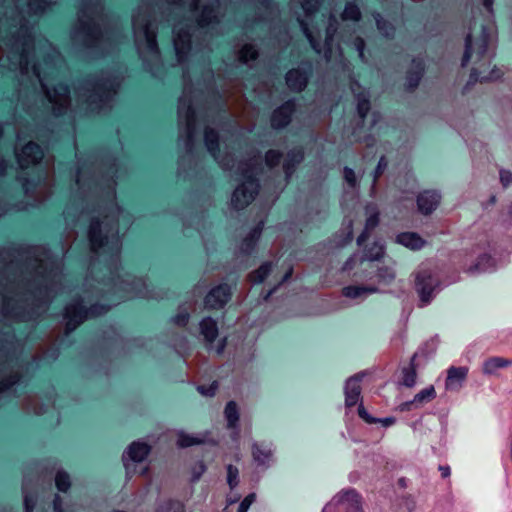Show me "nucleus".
<instances>
[{"label":"nucleus","mask_w":512,"mask_h":512,"mask_svg":"<svg viewBox=\"0 0 512 512\" xmlns=\"http://www.w3.org/2000/svg\"><path fill=\"white\" fill-rule=\"evenodd\" d=\"M34 52V38L31 33V28L26 24H22L16 36L10 39V51L8 55L10 70H19L22 76H30V56ZM56 60H62L61 55L57 53L56 59H44L45 68L42 70L41 64H33L31 68V75L37 79L42 87V90L52 104L53 113L56 116L64 114L70 106V92L67 86L58 84L50 88V78L55 77L56 73Z\"/></svg>","instance_id":"f257e3e1"},{"label":"nucleus","mask_w":512,"mask_h":512,"mask_svg":"<svg viewBox=\"0 0 512 512\" xmlns=\"http://www.w3.org/2000/svg\"><path fill=\"white\" fill-rule=\"evenodd\" d=\"M113 32L114 25L104 13L100 0H84L78 12L74 38L87 48H98L111 40Z\"/></svg>","instance_id":"f03ea898"},{"label":"nucleus","mask_w":512,"mask_h":512,"mask_svg":"<svg viewBox=\"0 0 512 512\" xmlns=\"http://www.w3.org/2000/svg\"><path fill=\"white\" fill-rule=\"evenodd\" d=\"M120 213V207L114 204L107 212H102L99 217L91 220L88 238L93 252L104 249L105 252L119 256L122 247L119 237Z\"/></svg>","instance_id":"7ed1b4c3"},{"label":"nucleus","mask_w":512,"mask_h":512,"mask_svg":"<svg viewBox=\"0 0 512 512\" xmlns=\"http://www.w3.org/2000/svg\"><path fill=\"white\" fill-rule=\"evenodd\" d=\"M14 252L25 260L26 266L31 268L36 276L47 282L48 290H54V285L61 283L63 265L56 261L45 247L33 246Z\"/></svg>","instance_id":"20e7f679"},{"label":"nucleus","mask_w":512,"mask_h":512,"mask_svg":"<svg viewBox=\"0 0 512 512\" xmlns=\"http://www.w3.org/2000/svg\"><path fill=\"white\" fill-rule=\"evenodd\" d=\"M120 85L121 81L118 77L101 75L85 81L83 96L92 110L101 112L103 109L111 107V102Z\"/></svg>","instance_id":"39448f33"},{"label":"nucleus","mask_w":512,"mask_h":512,"mask_svg":"<svg viewBox=\"0 0 512 512\" xmlns=\"http://www.w3.org/2000/svg\"><path fill=\"white\" fill-rule=\"evenodd\" d=\"M262 165V157L260 152H256L249 156V159L239 164L241 175L245 178V182L238 186L233 192L231 204L239 210L250 204L259 190V183L254 178Z\"/></svg>","instance_id":"423d86ee"},{"label":"nucleus","mask_w":512,"mask_h":512,"mask_svg":"<svg viewBox=\"0 0 512 512\" xmlns=\"http://www.w3.org/2000/svg\"><path fill=\"white\" fill-rule=\"evenodd\" d=\"M137 49L141 57L146 54L158 59L160 52L156 39V26L147 7L138 8L132 19Z\"/></svg>","instance_id":"0eeeda50"},{"label":"nucleus","mask_w":512,"mask_h":512,"mask_svg":"<svg viewBox=\"0 0 512 512\" xmlns=\"http://www.w3.org/2000/svg\"><path fill=\"white\" fill-rule=\"evenodd\" d=\"M168 3L170 5L183 7L187 5L189 10L193 13L201 7V12L197 16V24L201 28L219 21V0H168Z\"/></svg>","instance_id":"6e6552de"},{"label":"nucleus","mask_w":512,"mask_h":512,"mask_svg":"<svg viewBox=\"0 0 512 512\" xmlns=\"http://www.w3.org/2000/svg\"><path fill=\"white\" fill-rule=\"evenodd\" d=\"M109 308L100 305H93L88 310L84 309L80 301H76L66 306L64 318L66 320V334L72 332L88 317L100 316L108 311Z\"/></svg>","instance_id":"1a4fd4ad"},{"label":"nucleus","mask_w":512,"mask_h":512,"mask_svg":"<svg viewBox=\"0 0 512 512\" xmlns=\"http://www.w3.org/2000/svg\"><path fill=\"white\" fill-rule=\"evenodd\" d=\"M17 178L21 182L25 194L34 198L36 202L41 203L52 194V186L54 182L53 162H51L48 166V171L43 183L39 181L38 183L32 185L28 178H23L21 175H18Z\"/></svg>","instance_id":"9d476101"},{"label":"nucleus","mask_w":512,"mask_h":512,"mask_svg":"<svg viewBox=\"0 0 512 512\" xmlns=\"http://www.w3.org/2000/svg\"><path fill=\"white\" fill-rule=\"evenodd\" d=\"M439 285V279L429 270H422L416 274L415 289L420 298V307H424L432 301L434 292Z\"/></svg>","instance_id":"9b49d317"},{"label":"nucleus","mask_w":512,"mask_h":512,"mask_svg":"<svg viewBox=\"0 0 512 512\" xmlns=\"http://www.w3.org/2000/svg\"><path fill=\"white\" fill-rule=\"evenodd\" d=\"M43 157L42 148L34 142H29L20 151H16V158L22 170L35 166Z\"/></svg>","instance_id":"f8f14e48"},{"label":"nucleus","mask_w":512,"mask_h":512,"mask_svg":"<svg viewBox=\"0 0 512 512\" xmlns=\"http://www.w3.org/2000/svg\"><path fill=\"white\" fill-rule=\"evenodd\" d=\"M205 145L214 159L219 163L223 169H231L234 166V160L229 155L223 157L219 153V136L218 133L211 129L206 128L204 133Z\"/></svg>","instance_id":"ddd939ff"},{"label":"nucleus","mask_w":512,"mask_h":512,"mask_svg":"<svg viewBox=\"0 0 512 512\" xmlns=\"http://www.w3.org/2000/svg\"><path fill=\"white\" fill-rule=\"evenodd\" d=\"M230 297V287L227 284H221L207 294L205 305L209 309H219L229 301Z\"/></svg>","instance_id":"4468645a"},{"label":"nucleus","mask_w":512,"mask_h":512,"mask_svg":"<svg viewBox=\"0 0 512 512\" xmlns=\"http://www.w3.org/2000/svg\"><path fill=\"white\" fill-rule=\"evenodd\" d=\"M173 42L178 62L182 63L186 59L191 49V35L189 30L175 29Z\"/></svg>","instance_id":"2eb2a0df"},{"label":"nucleus","mask_w":512,"mask_h":512,"mask_svg":"<svg viewBox=\"0 0 512 512\" xmlns=\"http://www.w3.org/2000/svg\"><path fill=\"white\" fill-rule=\"evenodd\" d=\"M295 111V103L287 101L277 108L271 117V125L273 128H282L289 124L291 116Z\"/></svg>","instance_id":"dca6fc26"},{"label":"nucleus","mask_w":512,"mask_h":512,"mask_svg":"<svg viewBox=\"0 0 512 512\" xmlns=\"http://www.w3.org/2000/svg\"><path fill=\"white\" fill-rule=\"evenodd\" d=\"M440 203V195L435 191H423L417 197V206L422 214H431Z\"/></svg>","instance_id":"f3484780"},{"label":"nucleus","mask_w":512,"mask_h":512,"mask_svg":"<svg viewBox=\"0 0 512 512\" xmlns=\"http://www.w3.org/2000/svg\"><path fill=\"white\" fill-rule=\"evenodd\" d=\"M361 379L358 376L351 377L347 380L345 386V405L348 408L354 407L360 400L361 396Z\"/></svg>","instance_id":"a211bd4d"},{"label":"nucleus","mask_w":512,"mask_h":512,"mask_svg":"<svg viewBox=\"0 0 512 512\" xmlns=\"http://www.w3.org/2000/svg\"><path fill=\"white\" fill-rule=\"evenodd\" d=\"M351 91L357 98V110L360 118L363 120L370 110V102L364 89L358 82L352 81L350 84Z\"/></svg>","instance_id":"6ab92c4d"},{"label":"nucleus","mask_w":512,"mask_h":512,"mask_svg":"<svg viewBox=\"0 0 512 512\" xmlns=\"http://www.w3.org/2000/svg\"><path fill=\"white\" fill-rule=\"evenodd\" d=\"M286 83L292 91L300 92L307 86V75L299 69H292L286 75Z\"/></svg>","instance_id":"aec40b11"},{"label":"nucleus","mask_w":512,"mask_h":512,"mask_svg":"<svg viewBox=\"0 0 512 512\" xmlns=\"http://www.w3.org/2000/svg\"><path fill=\"white\" fill-rule=\"evenodd\" d=\"M468 375V368L465 366L455 367L452 366L447 370V377L445 381L446 389H453L460 386Z\"/></svg>","instance_id":"412c9836"},{"label":"nucleus","mask_w":512,"mask_h":512,"mask_svg":"<svg viewBox=\"0 0 512 512\" xmlns=\"http://www.w3.org/2000/svg\"><path fill=\"white\" fill-rule=\"evenodd\" d=\"M512 365V360L504 357L494 356L486 359L483 363V373L488 375L497 374L501 369H505Z\"/></svg>","instance_id":"4be33fe9"},{"label":"nucleus","mask_w":512,"mask_h":512,"mask_svg":"<svg viewBox=\"0 0 512 512\" xmlns=\"http://www.w3.org/2000/svg\"><path fill=\"white\" fill-rule=\"evenodd\" d=\"M304 159V153L302 149H293L288 154L283 164V169L286 177L289 178L297 164L301 163Z\"/></svg>","instance_id":"5701e85b"},{"label":"nucleus","mask_w":512,"mask_h":512,"mask_svg":"<svg viewBox=\"0 0 512 512\" xmlns=\"http://www.w3.org/2000/svg\"><path fill=\"white\" fill-rule=\"evenodd\" d=\"M423 72V61L419 59H414L412 62V69L408 72L407 75V85L409 90H413L418 86L423 75Z\"/></svg>","instance_id":"b1692460"},{"label":"nucleus","mask_w":512,"mask_h":512,"mask_svg":"<svg viewBox=\"0 0 512 512\" xmlns=\"http://www.w3.org/2000/svg\"><path fill=\"white\" fill-rule=\"evenodd\" d=\"M57 0H25L26 13L29 15H40L51 8Z\"/></svg>","instance_id":"393cba45"},{"label":"nucleus","mask_w":512,"mask_h":512,"mask_svg":"<svg viewBox=\"0 0 512 512\" xmlns=\"http://www.w3.org/2000/svg\"><path fill=\"white\" fill-rule=\"evenodd\" d=\"M251 453L254 461L259 465L267 464L272 458L271 449L263 443H253Z\"/></svg>","instance_id":"a878e982"},{"label":"nucleus","mask_w":512,"mask_h":512,"mask_svg":"<svg viewBox=\"0 0 512 512\" xmlns=\"http://www.w3.org/2000/svg\"><path fill=\"white\" fill-rule=\"evenodd\" d=\"M397 242L413 250H419L425 245V241L416 233L404 232L397 236Z\"/></svg>","instance_id":"bb28decb"},{"label":"nucleus","mask_w":512,"mask_h":512,"mask_svg":"<svg viewBox=\"0 0 512 512\" xmlns=\"http://www.w3.org/2000/svg\"><path fill=\"white\" fill-rule=\"evenodd\" d=\"M150 452V446L146 443L133 442L129 447L127 454L132 461H143Z\"/></svg>","instance_id":"cd10ccee"},{"label":"nucleus","mask_w":512,"mask_h":512,"mask_svg":"<svg viewBox=\"0 0 512 512\" xmlns=\"http://www.w3.org/2000/svg\"><path fill=\"white\" fill-rule=\"evenodd\" d=\"M185 124H186V144L187 146L192 145L195 128H196V114L194 108L189 104L185 112Z\"/></svg>","instance_id":"c85d7f7f"},{"label":"nucleus","mask_w":512,"mask_h":512,"mask_svg":"<svg viewBox=\"0 0 512 512\" xmlns=\"http://www.w3.org/2000/svg\"><path fill=\"white\" fill-rule=\"evenodd\" d=\"M201 334L208 344H212L218 336L216 322L212 318H205L200 323Z\"/></svg>","instance_id":"c756f323"},{"label":"nucleus","mask_w":512,"mask_h":512,"mask_svg":"<svg viewBox=\"0 0 512 512\" xmlns=\"http://www.w3.org/2000/svg\"><path fill=\"white\" fill-rule=\"evenodd\" d=\"M401 384L405 387L412 388L417 381V365L414 358L407 367L402 368Z\"/></svg>","instance_id":"7c9ffc66"},{"label":"nucleus","mask_w":512,"mask_h":512,"mask_svg":"<svg viewBox=\"0 0 512 512\" xmlns=\"http://www.w3.org/2000/svg\"><path fill=\"white\" fill-rule=\"evenodd\" d=\"M224 415L229 429H237L239 422V410L236 402L229 401L226 404Z\"/></svg>","instance_id":"2f4dec72"},{"label":"nucleus","mask_w":512,"mask_h":512,"mask_svg":"<svg viewBox=\"0 0 512 512\" xmlns=\"http://www.w3.org/2000/svg\"><path fill=\"white\" fill-rule=\"evenodd\" d=\"M436 398V390L433 385H429L420 390L413 398L416 408L422 407L424 404L431 402Z\"/></svg>","instance_id":"473e14b6"},{"label":"nucleus","mask_w":512,"mask_h":512,"mask_svg":"<svg viewBox=\"0 0 512 512\" xmlns=\"http://www.w3.org/2000/svg\"><path fill=\"white\" fill-rule=\"evenodd\" d=\"M379 223V214L378 212H374L370 214L366 220L365 229L358 236L357 242L359 245H362L370 236V233L375 229V227Z\"/></svg>","instance_id":"72a5a7b5"},{"label":"nucleus","mask_w":512,"mask_h":512,"mask_svg":"<svg viewBox=\"0 0 512 512\" xmlns=\"http://www.w3.org/2000/svg\"><path fill=\"white\" fill-rule=\"evenodd\" d=\"M263 229V222L261 221L250 233L249 235L243 240L241 249L248 253L250 250L254 248L256 245V242L258 241L261 232Z\"/></svg>","instance_id":"f704fd0d"},{"label":"nucleus","mask_w":512,"mask_h":512,"mask_svg":"<svg viewBox=\"0 0 512 512\" xmlns=\"http://www.w3.org/2000/svg\"><path fill=\"white\" fill-rule=\"evenodd\" d=\"M358 414L368 424L381 423L383 426L389 427L396 422V419L393 417L378 419V418H374V417L370 416L362 404L359 405V407H358Z\"/></svg>","instance_id":"c9c22d12"},{"label":"nucleus","mask_w":512,"mask_h":512,"mask_svg":"<svg viewBox=\"0 0 512 512\" xmlns=\"http://www.w3.org/2000/svg\"><path fill=\"white\" fill-rule=\"evenodd\" d=\"M376 291L377 289L374 287L350 285L342 289V295L347 298H357L363 294H371Z\"/></svg>","instance_id":"e433bc0d"},{"label":"nucleus","mask_w":512,"mask_h":512,"mask_svg":"<svg viewBox=\"0 0 512 512\" xmlns=\"http://www.w3.org/2000/svg\"><path fill=\"white\" fill-rule=\"evenodd\" d=\"M271 271V264L264 263L258 269L252 271L248 275V280L251 283H261L264 281Z\"/></svg>","instance_id":"4c0bfd02"},{"label":"nucleus","mask_w":512,"mask_h":512,"mask_svg":"<svg viewBox=\"0 0 512 512\" xmlns=\"http://www.w3.org/2000/svg\"><path fill=\"white\" fill-rule=\"evenodd\" d=\"M55 485L59 491L67 492L71 486L69 474L63 470L57 471L55 475Z\"/></svg>","instance_id":"58836bf2"},{"label":"nucleus","mask_w":512,"mask_h":512,"mask_svg":"<svg viewBox=\"0 0 512 512\" xmlns=\"http://www.w3.org/2000/svg\"><path fill=\"white\" fill-rule=\"evenodd\" d=\"M258 57V51L254 48V46L250 44L244 45L238 51V60L242 63H247L250 60H255Z\"/></svg>","instance_id":"ea45409f"},{"label":"nucleus","mask_w":512,"mask_h":512,"mask_svg":"<svg viewBox=\"0 0 512 512\" xmlns=\"http://www.w3.org/2000/svg\"><path fill=\"white\" fill-rule=\"evenodd\" d=\"M203 440L197 436L181 433L177 438V446L180 448H187L194 445H199Z\"/></svg>","instance_id":"a19ab883"},{"label":"nucleus","mask_w":512,"mask_h":512,"mask_svg":"<svg viewBox=\"0 0 512 512\" xmlns=\"http://www.w3.org/2000/svg\"><path fill=\"white\" fill-rule=\"evenodd\" d=\"M341 17L343 20L358 21L361 17V12L355 4L349 3L346 5Z\"/></svg>","instance_id":"79ce46f5"},{"label":"nucleus","mask_w":512,"mask_h":512,"mask_svg":"<svg viewBox=\"0 0 512 512\" xmlns=\"http://www.w3.org/2000/svg\"><path fill=\"white\" fill-rule=\"evenodd\" d=\"M336 30H337V28L334 27L332 23H330L329 27L327 28V37L325 40V51H324V56L327 61H330L332 58L331 45H332L333 36H334Z\"/></svg>","instance_id":"37998d69"},{"label":"nucleus","mask_w":512,"mask_h":512,"mask_svg":"<svg viewBox=\"0 0 512 512\" xmlns=\"http://www.w3.org/2000/svg\"><path fill=\"white\" fill-rule=\"evenodd\" d=\"M20 380V375L18 373H12L8 377H2V373L0 372V393L6 391Z\"/></svg>","instance_id":"c03bdc74"},{"label":"nucleus","mask_w":512,"mask_h":512,"mask_svg":"<svg viewBox=\"0 0 512 512\" xmlns=\"http://www.w3.org/2000/svg\"><path fill=\"white\" fill-rule=\"evenodd\" d=\"M227 483L230 489H234L239 484V470L232 464H228L227 467Z\"/></svg>","instance_id":"a18cd8bd"},{"label":"nucleus","mask_w":512,"mask_h":512,"mask_svg":"<svg viewBox=\"0 0 512 512\" xmlns=\"http://www.w3.org/2000/svg\"><path fill=\"white\" fill-rule=\"evenodd\" d=\"M299 23H300V26H301V29L302 31L304 32V34L306 35V37L308 38L312 48L320 53V44L319 42L315 39V37L313 36L312 32L309 30V27L307 25V23L304 21V20H299Z\"/></svg>","instance_id":"49530a36"},{"label":"nucleus","mask_w":512,"mask_h":512,"mask_svg":"<svg viewBox=\"0 0 512 512\" xmlns=\"http://www.w3.org/2000/svg\"><path fill=\"white\" fill-rule=\"evenodd\" d=\"M376 23L378 29L382 32V34L386 37H390L394 34V27L385 21L380 15L376 17Z\"/></svg>","instance_id":"de8ad7c7"},{"label":"nucleus","mask_w":512,"mask_h":512,"mask_svg":"<svg viewBox=\"0 0 512 512\" xmlns=\"http://www.w3.org/2000/svg\"><path fill=\"white\" fill-rule=\"evenodd\" d=\"M282 154L276 150H269L265 154V163L269 168H273L280 163Z\"/></svg>","instance_id":"09e8293b"},{"label":"nucleus","mask_w":512,"mask_h":512,"mask_svg":"<svg viewBox=\"0 0 512 512\" xmlns=\"http://www.w3.org/2000/svg\"><path fill=\"white\" fill-rule=\"evenodd\" d=\"M321 0H303L302 8L307 17L313 15L319 8Z\"/></svg>","instance_id":"8fccbe9b"},{"label":"nucleus","mask_w":512,"mask_h":512,"mask_svg":"<svg viewBox=\"0 0 512 512\" xmlns=\"http://www.w3.org/2000/svg\"><path fill=\"white\" fill-rule=\"evenodd\" d=\"M384 254V247L378 243H374L368 250L367 258L370 260H377Z\"/></svg>","instance_id":"3c124183"},{"label":"nucleus","mask_w":512,"mask_h":512,"mask_svg":"<svg viewBox=\"0 0 512 512\" xmlns=\"http://www.w3.org/2000/svg\"><path fill=\"white\" fill-rule=\"evenodd\" d=\"M472 55V37L467 35L465 39V51L462 57V66H466L470 61Z\"/></svg>","instance_id":"603ef678"},{"label":"nucleus","mask_w":512,"mask_h":512,"mask_svg":"<svg viewBox=\"0 0 512 512\" xmlns=\"http://www.w3.org/2000/svg\"><path fill=\"white\" fill-rule=\"evenodd\" d=\"M158 512H183V506L178 501H169Z\"/></svg>","instance_id":"864d4df0"},{"label":"nucleus","mask_w":512,"mask_h":512,"mask_svg":"<svg viewBox=\"0 0 512 512\" xmlns=\"http://www.w3.org/2000/svg\"><path fill=\"white\" fill-rule=\"evenodd\" d=\"M218 389V382L213 381L209 386L201 385L198 386V391L204 396H214Z\"/></svg>","instance_id":"5fc2aeb1"},{"label":"nucleus","mask_w":512,"mask_h":512,"mask_svg":"<svg viewBox=\"0 0 512 512\" xmlns=\"http://www.w3.org/2000/svg\"><path fill=\"white\" fill-rule=\"evenodd\" d=\"M256 495L254 493L248 494L240 503L237 512H247L249 507L255 501Z\"/></svg>","instance_id":"6e6d98bb"},{"label":"nucleus","mask_w":512,"mask_h":512,"mask_svg":"<svg viewBox=\"0 0 512 512\" xmlns=\"http://www.w3.org/2000/svg\"><path fill=\"white\" fill-rule=\"evenodd\" d=\"M343 176H344L345 181L351 187H355L356 182H357L356 175H355V172L351 168L345 167L343 170Z\"/></svg>","instance_id":"4d7b16f0"},{"label":"nucleus","mask_w":512,"mask_h":512,"mask_svg":"<svg viewBox=\"0 0 512 512\" xmlns=\"http://www.w3.org/2000/svg\"><path fill=\"white\" fill-rule=\"evenodd\" d=\"M500 182L503 187L512 185V172L508 170H500Z\"/></svg>","instance_id":"13d9d810"},{"label":"nucleus","mask_w":512,"mask_h":512,"mask_svg":"<svg viewBox=\"0 0 512 512\" xmlns=\"http://www.w3.org/2000/svg\"><path fill=\"white\" fill-rule=\"evenodd\" d=\"M355 49L358 51L359 57L364 59L365 41L361 37H356L354 40Z\"/></svg>","instance_id":"bf43d9fd"},{"label":"nucleus","mask_w":512,"mask_h":512,"mask_svg":"<svg viewBox=\"0 0 512 512\" xmlns=\"http://www.w3.org/2000/svg\"><path fill=\"white\" fill-rule=\"evenodd\" d=\"M188 321H189V314L188 313H178L176 315V317L174 318V322L176 325L178 326H186L188 324Z\"/></svg>","instance_id":"052dcab7"},{"label":"nucleus","mask_w":512,"mask_h":512,"mask_svg":"<svg viewBox=\"0 0 512 512\" xmlns=\"http://www.w3.org/2000/svg\"><path fill=\"white\" fill-rule=\"evenodd\" d=\"M413 409H417L415 407V403L413 401V399L411 401H406V402H403L401 403L398 407H397V410L400 411V412H406V411H411Z\"/></svg>","instance_id":"680f3d73"},{"label":"nucleus","mask_w":512,"mask_h":512,"mask_svg":"<svg viewBox=\"0 0 512 512\" xmlns=\"http://www.w3.org/2000/svg\"><path fill=\"white\" fill-rule=\"evenodd\" d=\"M24 505H25V511L26 512H32L34 509L35 502L32 497L25 494L24 495Z\"/></svg>","instance_id":"e2e57ef3"},{"label":"nucleus","mask_w":512,"mask_h":512,"mask_svg":"<svg viewBox=\"0 0 512 512\" xmlns=\"http://www.w3.org/2000/svg\"><path fill=\"white\" fill-rule=\"evenodd\" d=\"M55 512H65L62 508L61 498L56 495L53 501Z\"/></svg>","instance_id":"0e129e2a"},{"label":"nucleus","mask_w":512,"mask_h":512,"mask_svg":"<svg viewBox=\"0 0 512 512\" xmlns=\"http://www.w3.org/2000/svg\"><path fill=\"white\" fill-rule=\"evenodd\" d=\"M387 163L385 161V158L382 157L378 163L377 169H376V176L380 175L383 172V169L386 167Z\"/></svg>","instance_id":"69168bd1"},{"label":"nucleus","mask_w":512,"mask_h":512,"mask_svg":"<svg viewBox=\"0 0 512 512\" xmlns=\"http://www.w3.org/2000/svg\"><path fill=\"white\" fill-rule=\"evenodd\" d=\"M439 471H440V473H441L442 478H447V477H449V475H450V468H449V466H447V465H445V466H440V467H439Z\"/></svg>","instance_id":"338daca9"},{"label":"nucleus","mask_w":512,"mask_h":512,"mask_svg":"<svg viewBox=\"0 0 512 512\" xmlns=\"http://www.w3.org/2000/svg\"><path fill=\"white\" fill-rule=\"evenodd\" d=\"M205 471V466L203 463H199L197 465V471H196V475L194 476L193 480H197L199 479V477L202 475V473Z\"/></svg>","instance_id":"774afa93"}]
</instances>
